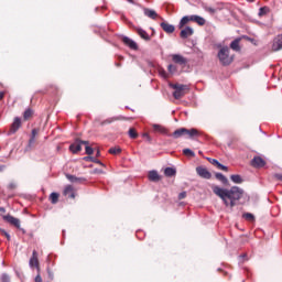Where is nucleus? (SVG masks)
Returning a JSON list of instances; mask_svg holds the SVG:
<instances>
[{
	"mask_svg": "<svg viewBox=\"0 0 282 282\" xmlns=\"http://www.w3.org/2000/svg\"><path fill=\"white\" fill-rule=\"evenodd\" d=\"M213 193L217 195V197H220L225 206H229V208H235L239 199L243 197V189H241L239 186H232L230 189H228L214 185Z\"/></svg>",
	"mask_w": 282,
	"mask_h": 282,
	"instance_id": "1",
	"label": "nucleus"
},
{
	"mask_svg": "<svg viewBox=\"0 0 282 282\" xmlns=\"http://www.w3.org/2000/svg\"><path fill=\"white\" fill-rule=\"evenodd\" d=\"M218 61L226 67L235 61L232 56H230V48L228 46H223L218 51Z\"/></svg>",
	"mask_w": 282,
	"mask_h": 282,
	"instance_id": "2",
	"label": "nucleus"
},
{
	"mask_svg": "<svg viewBox=\"0 0 282 282\" xmlns=\"http://www.w3.org/2000/svg\"><path fill=\"white\" fill-rule=\"evenodd\" d=\"M170 87L174 89L173 97L175 100L184 98V96H186V90H188V86L184 84H170Z\"/></svg>",
	"mask_w": 282,
	"mask_h": 282,
	"instance_id": "3",
	"label": "nucleus"
},
{
	"mask_svg": "<svg viewBox=\"0 0 282 282\" xmlns=\"http://www.w3.org/2000/svg\"><path fill=\"white\" fill-rule=\"evenodd\" d=\"M196 173L199 177H203V180H210L213 177V174L204 166H197Z\"/></svg>",
	"mask_w": 282,
	"mask_h": 282,
	"instance_id": "4",
	"label": "nucleus"
},
{
	"mask_svg": "<svg viewBox=\"0 0 282 282\" xmlns=\"http://www.w3.org/2000/svg\"><path fill=\"white\" fill-rule=\"evenodd\" d=\"M19 129H21V118L15 117L8 132V135H14Z\"/></svg>",
	"mask_w": 282,
	"mask_h": 282,
	"instance_id": "5",
	"label": "nucleus"
},
{
	"mask_svg": "<svg viewBox=\"0 0 282 282\" xmlns=\"http://www.w3.org/2000/svg\"><path fill=\"white\" fill-rule=\"evenodd\" d=\"M29 265L30 268H36V270H41V268L39 267V253L36 252V250H33L32 252V257L29 261Z\"/></svg>",
	"mask_w": 282,
	"mask_h": 282,
	"instance_id": "6",
	"label": "nucleus"
},
{
	"mask_svg": "<svg viewBox=\"0 0 282 282\" xmlns=\"http://www.w3.org/2000/svg\"><path fill=\"white\" fill-rule=\"evenodd\" d=\"M251 166L254 169H263V166H265V160H263L261 156H254L251 160Z\"/></svg>",
	"mask_w": 282,
	"mask_h": 282,
	"instance_id": "7",
	"label": "nucleus"
},
{
	"mask_svg": "<svg viewBox=\"0 0 282 282\" xmlns=\"http://www.w3.org/2000/svg\"><path fill=\"white\" fill-rule=\"evenodd\" d=\"M3 219L4 221H8V224H11V226L21 228V220H19V218H14L12 215H6L3 216Z\"/></svg>",
	"mask_w": 282,
	"mask_h": 282,
	"instance_id": "8",
	"label": "nucleus"
},
{
	"mask_svg": "<svg viewBox=\"0 0 282 282\" xmlns=\"http://www.w3.org/2000/svg\"><path fill=\"white\" fill-rule=\"evenodd\" d=\"M152 129L155 133H161L162 135L171 137V134H169V130L164 128L162 124L153 123Z\"/></svg>",
	"mask_w": 282,
	"mask_h": 282,
	"instance_id": "9",
	"label": "nucleus"
},
{
	"mask_svg": "<svg viewBox=\"0 0 282 282\" xmlns=\"http://www.w3.org/2000/svg\"><path fill=\"white\" fill-rule=\"evenodd\" d=\"M172 61H173V63H176L177 65H186L188 63V59H186V57H184L180 54L172 55Z\"/></svg>",
	"mask_w": 282,
	"mask_h": 282,
	"instance_id": "10",
	"label": "nucleus"
},
{
	"mask_svg": "<svg viewBox=\"0 0 282 282\" xmlns=\"http://www.w3.org/2000/svg\"><path fill=\"white\" fill-rule=\"evenodd\" d=\"M272 50L273 52H279V50H282V34L278 35L273 40Z\"/></svg>",
	"mask_w": 282,
	"mask_h": 282,
	"instance_id": "11",
	"label": "nucleus"
},
{
	"mask_svg": "<svg viewBox=\"0 0 282 282\" xmlns=\"http://www.w3.org/2000/svg\"><path fill=\"white\" fill-rule=\"evenodd\" d=\"M122 42L124 43V45L130 47V50H138V43H135V41L131 40L130 37L123 36Z\"/></svg>",
	"mask_w": 282,
	"mask_h": 282,
	"instance_id": "12",
	"label": "nucleus"
},
{
	"mask_svg": "<svg viewBox=\"0 0 282 282\" xmlns=\"http://www.w3.org/2000/svg\"><path fill=\"white\" fill-rule=\"evenodd\" d=\"M161 28L166 32V34H173V32H175V26L167 22H161Z\"/></svg>",
	"mask_w": 282,
	"mask_h": 282,
	"instance_id": "13",
	"label": "nucleus"
},
{
	"mask_svg": "<svg viewBox=\"0 0 282 282\" xmlns=\"http://www.w3.org/2000/svg\"><path fill=\"white\" fill-rule=\"evenodd\" d=\"M194 32L195 31L193 30V28L186 26L185 29H183L181 31L180 36H181V39H188V36H193Z\"/></svg>",
	"mask_w": 282,
	"mask_h": 282,
	"instance_id": "14",
	"label": "nucleus"
},
{
	"mask_svg": "<svg viewBox=\"0 0 282 282\" xmlns=\"http://www.w3.org/2000/svg\"><path fill=\"white\" fill-rule=\"evenodd\" d=\"M148 180L150 182H160V174L158 173V171L152 170L148 174Z\"/></svg>",
	"mask_w": 282,
	"mask_h": 282,
	"instance_id": "15",
	"label": "nucleus"
},
{
	"mask_svg": "<svg viewBox=\"0 0 282 282\" xmlns=\"http://www.w3.org/2000/svg\"><path fill=\"white\" fill-rule=\"evenodd\" d=\"M69 151H70V153H78V152L83 151V147L80 145L78 140H76L75 143L69 145Z\"/></svg>",
	"mask_w": 282,
	"mask_h": 282,
	"instance_id": "16",
	"label": "nucleus"
},
{
	"mask_svg": "<svg viewBox=\"0 0 282 282\" xmlns=\"http://www.w3.org/2000/svg\"><path fill=\"white\" fill-rule=\"evenodd\" d=\"M191 21L197 23V25H206V20L200 15H191Z\"/></svg>",
	"mask_w": 282,
	"mask_h": 282,
	"instance_id": "17",
	"label": "nucleus"
},
{
	"mask_svg": "<svg viewBox=\"0 0 282 282\" xmlns=\"http://www.w3.org/2000/svg\"><path fill=\"white\" fill-rule=\"evenodd\" d=\"M182 135H186V128L176 129L172 133V138H174L175 140H177L178 138H182Z\"/></svg>",
	"mask_w": 282,
	"mask_h": 282,
	"instance_id": "18",
	"label": "nucleus"
},
{
	"mask_svg": "<svg viewBox=\"0 0 282 282\" xmlns=\"http://www.w3.org/2000/svg\"><path fill=\"white\" fill-rule=\"evenodd\" d=\"M144 15L148 17L149 19H158V12L153 9H143Z\"/></svg>",
	"mask_w": 282,
	"mask_h": 282,
	"instance_id": "19",
	"label": "nucleus"
},
{
	"mask_svg": "<svg viewBox=\"0 0 282 282\" xmlns=\"http://www.w3.org/2000/svg\"><path fill=\"white\" fill-rule=\"evenodd\" d=\"M241 39H236L230 43V48L234 50V52H241V46L239 45Z\"/></svg>",
	"mask_w": 282,
	"mask_h": 282,
	"instance_id": "20",
	"label": "nucleus"
},
{
	"mask_svg": "<svg viewBox=\"0 0 282 282\" xmlns=\"http://www.w3.org/2000/svg\"><path fill=\"white\" fill-rule=\"evenodd\" d=\"M64 195L70 197V199H74V197H76V195L74 194V187L72 185H67L64 188Z\"/></svg>",
	"mask_w": 282,
	"mask_h": 282,
	"instance_id": "21",
	"label": "nucleus"
},
{
	"mask_svg": "<svg viewBox=\"0 0 282 282\" xmlns=\"http://www.w3.org/2000/svg\"><path fill=\"white\" fill-rule=\"evenodd\" d=\"M137 34H139V36H141L143 39V41H151V36H149V33H147V31H144V29H137Z\"/></svg>",
	"mask_w": 282,
	"mask_h": 282,
	"instance_id": "22",
	"label": "nucleus"
},
{
	"mask_svg": "<svg viewBox=\"0 0 282 282\" xmlns=\"http://www.w3.org/2000/svg\"><path fill=\"white\" fill-rule=\"evenodd\" d=\"M185 135H188V138H197V135H199V130L192 128V129H186L185 131Z\"/></svg>",
	"mask_w": 282,
	"mask_h": 282,
	"instance_id": "23",
	"label": "nucleus"
},
{
	"mask_svg": "<svg viewBox=\"0 0 282 282\" xmlns=\"http://www.w3.org/2000/svg\"><path fill=\"white\" fill-rule=\"evenodd\" d=\"M215 177L218 180V182H221V184L228 185V178L224 174L217 172Z\"/></svg>",
	"mask_w": 282,
	"mask_h": 282,
	"instance_id": "24",
	"label": "nucleus"
},
{
	"mask_svg": "<svg viewBox=\"0 0 282 282\" xmlns=\"http://www.w3.org/2000/svg\"><path fill=\"white\" fill-rule=\"evenodd\" d=\"M84 160L85 162H94L95 164H99V166H105V164L100 160L94 156H85Z\"/></svg>",
	"mask_w": 282,
	"mask_h": 282,
	"instance_id": "25",
	"label": "nucleus"
},
{
	"mask_svg": "<svg viewBox=\"0 0 282 282\" xmlns=\"http://www.w3.org/2000/svg\"><path fill=\"white\" fill-rule=\"evenodd\" d=\"M230 180H231V182H234V184H242L243 183V178L239 174H232L230 176Z\"/></svg>",
	"mask_w": 282,
	"mask_h": 282,
	"instance_id": "26",
	"label": "nucleus"
},
{
	"mask_svg": "<svg viewBox=\"0 0 282 282\" xmlns=\"http://www.w3.org/2000/svg\"><path fill=\"white\" fill-rule=\"evenodd\" d=\"M66 180H68V182H72L73 184H76L78 182H83V178L77 177V176L72 175V174H66Z\"/></svg>",
	"mask_w": 282,
	"mask_h": 282,
	"instance_id": "27",
	"label": "nucleus"
},
{
	"mask_svg": "<svg viewBox=\"0 0 282 282\" xmlns=\"http://www.w3.org/2000/svg\"><path fill=\"white\" fill-rule=\"evenodd\" d=\"M176 173H177V171L175 169H173V167H166L164 170V175L166 177H173Z\"/></svg>",
	"mask_w": 282,
	"mask_h": 282,
	"instance_id": "28",
	"label": "nucleus"
},
{
	"mask_svg": "<svg viewBox=\"0 0 282 282\" xmlns=\"http://www.w3.org/2000/svg\"><path fill=\"white\" fill-rule=\"evenodd\" d=\"M203 8H204L205 12H208V14H216V12L219 11V8H213L209 6H204Z\"/></svg>",
	"mask_w": 282,
	"mask_h": 282,
	"instance_id": "29",
	"label": "nucleus"
},
{
	"mask_svg": "<svg viewBox=\"0 0 282 282\" xmlns=\"http://www.w3.org/2000/svg\"><path fill=\"white\" fill-rule=\"evenodd\" d=\"M191 21V15H185L181 19L178 28L182 29L186 23Z\"/></svg>",
	"mask_w": 282,
	"mask_h": 282,
	"instance_id": "30",
	"label": "nucleus"
},
{
	"mask_svg": "<svg viewBox=\"0 0 282 282\" xmlns=\"http://www.w3.org/2000/svg\"><path fill=\"white\" fill-rule=\"evenodd\" d=\"M50 199H51L52 204H58V193H56V192L51 193Z\"/></svg>",
	"mask_w": 282,
	"mask_h": 282,
	"instance_id": "31",
	"label": "nucleus"
},
{
	"mask_svg": "<svg viewBox=\"0 0 282 282\" xmlns=\"http://www.w3.org/2000/svg\"><path fill=\"white\" fill-rule=\"evenodd\" d=\"M183 155H187V158H195V152L188 148L183 150Z\"/></svg>",
	"mask_w": 282,
	"mask_h": 282,
	"instance_id": "32",
	"label": "nucleus"
},
{
	"mask_svg": "<svg viewBox=\"0 0 282 282\" xmlns=\"http://www.w3.org/2000/svg\"><path fill=\"white\" fill-rule=\"evenodd\" d=\"M108 153H110L111 155H118V153H122V149H120V148H110L108 150Z\"/></svg>",
	"mask_w": 282,
	"mask_h": 282,
	"instance_id": "33",
	"label": "nucleus"
},
{
	"mask_svg": "<svg viewBox=\"0 0 282 282\" xmlns=\"http://www.w3.org/2000/svg\"><path fill=\"white\" fill-rule=\"evenodd\" d=\"M128 134H129V138H131L132 140H135V138H138V132L133 128L129 129Z\"/></svg>",
	"mask_w": 282,
	"mask_h": 282,
	"instance_id": "34",
	"label": "nucleus"
},
{
	"mask_svg": "<svg viewBox=\"0 0 282 282\" xmlns=\"http://www.w3.org/2000/svg\"><path fill=\"white\" fill-rule=\"evenodd\" d=\"M116 120H120L118 117H111L101 122V124H111V122H116Z\"/></svg>",
	"mask_w": 282,
	"mask_h": 282,
	"instance_id": "35",
	"label": "nucleus"
},
{
	"mask_svg": "<svg viewBox=\"0 0 282 282\" xmlns=\"http://www.w3.org/2000/svg\"><path fill=\"white\" fill-rule=\"evenodd\" d=\"M243 219H246L247 221H254V215L250 214V213H246L242 215Z\"/></svg>",
	"mask_w": 282,
	"mask_h": 282,
	"instance_id": "36",
	"label": "nucleus"
},
{
	"mask_svg": "<svg viewBox=\"0 0 282 282\" xmlns=\"http://www.w3.org/2000/svg\"><path fill=\"white\" fill-rule=\"evenodd\" d=\"M159 76H161V78H169V73H166V70L164 68H160L159 69Z\"/></svg>",
	"mask_w": 282,
	"mask_h": 282,
	"instance_id": "37",
	"label": "nucleus"
},
{
	"mask_svg": "<svg viewBox=\"0 0 282 282\" xmlns=\"http://www.w3.org/2000/svg\"><path fill=\"white\" fill-rule=\"evenodd\" d=\"M1 282H10V275L8 273H2L0 276Z\"/></svg>",
	"mask_w": 282,
	"mask_h": 282,
	"instance_id": "38",
	"label": "nucleus"
},
{
	"mask_svg": "<svg viewBox=\"0 0 282 282\" xmlns=\"http://www.w3.org/2000/svg\"><path fill=\"white\" fill-rule=\"evenodd\" d=\"M167 70L170 72V74H175V72H177V67L173 64H170L167 66Z\"/></svg>",
	"mask_w": 282,
	"mask_h": 282,
	"instance_id": "39",
	"label": "nucleus"
},
{
	"mask_svg": "<svg viewBox=\"0 0 282 282\" xmlns=\"http://www.w3.org/2000/svg\"><path fill=\"white\" fill-rule=\"evenodd\" d=\"M264 14H268V8L262 7L259 9V17H263Z\"/></svg>",
	"mask_w": 282,
	"mask_h": 282,
	"instance_id": "40",
	"label": "nucleus"
},
{
	"mask_svg": "<svg viewBox=\"0 0 282 282\" xmlns=\"http://www.w3.org/2000/svg\"><path fill=\"white\" fill-rule=\"evenodd\" d=\"M23 117H24V120H28V118H31L32 117V109H26L24 111Z\"/></svg>",
	"mask_w": 282,
	"mask_h": 282,
	"instance_id": "41",
	"label": "nucleus"
},
{
	"mask_svg": "<svg viewBox=\"0 0 282 282\" xmlns=\"http://www.w3.org/2000/svg\"><path fill=\"white\" fill-rule=\"evenodd\" d=\"M85 151L86 155H94V148L86 145Z\"/></svg>",
	"mask_w": 282,
	"mask_h": 282,
	"instance_id": "42",
	"label": "nucleus"
},
{
	"mask_svg": "<svg viewBox=\"0 0 282 282\" xmlns=\"http://www.w3.org/2000/svg\"><path fill=\"white\" fill-rule=\"evenodd\" d=\"M216 166L219 171H228V166H226L219 162L216 164Z\"/></svg>",
	"mask_w": 282,
	"mask_h": 282,
	"instance_id": "43",
	"label": "nucleus"
},
{
	"mask_svg": "<svg viewBox=\"0 0 282 282\" xmlns=\"http://www.w3.org/2000/svg\"><path fill=\"white\" fill-rule=\"evenodd\" d=\"M207 160H208V162H210V164H213L214 166H217V164L219 163V161H217V159L208 158Z\"/></svg>",
	"mask_w": 282,
	"mask_h": 282,
	"instance_id": "44",
	"label": "nucleus"
},
{
	"mask_svg": "<svg viewBox=\"0 0 282 282\" xmlns=\"http://www.w3.org/2000/svg\"><path fill=\"white\" fill-rule=\"evenodd\" d=\"M36 135H39V129H33L31 132V138H36Z\"/></svg>",
	"mask_w": 282,
	"mask_h": 282,
	"instance_id": "45",
	"label": "nucleus"
},
{
	"mask_svg": "<svg viewBox=\"0 0 282 282\" xmlns=\"http://www.w3.org/2000/svg\"><path fill=\"white\" fill-rule=\"evenodd\" d=\"M1 235H3L4 237H7L8 241H10L11 237H10V234L6 230H1Z\"/></svg>",
	"mask_w": 282,
	"mask_h": 282,
	"instance_id": "46",
	"label": "nucleus"
},
{
	"mask_svg": "<svg viewBox=\"0 0 282 282\" xmlns=\"http://www.w3.org/2000/svg\"><path fill=\"white\" fill-rule=\"evenodd\" d=\"M142 137L145 138V140H148V142H151V140H152L151 135H149V133H147V132L143 133Z\"/></svg>",
	"mask_w": 282,
	"mask_h": 282,
	"instance_id": "47",
	"label": "nucleus"
},
{
	"mask_svg": "<svg viewBox=\"0 0 282 282\" xmlns=\"http://www.w3.org/2000/svg\"><path fill=\"white\" fill-rule=\"evenodd\" d=\"M186 198V192H182L178 194V199H184Z\"/></svg>",
	"mask_w": 282,
	"mask_h": 282,
	"instance_id": "48",
	"label": "nucleus"
},
{
	"mask_svg": "<svg viewBox=\"0 0 282 282\" xmlns=\"http://www.w3.org/2000/svg\"><path fill=\"white\" fill-rule=\"evenodd\" d=\"M79 144H85L86 147H89V141H83V140H77Z\"/></svg>",
	"mask_w": 282,
	"mask_h": 282,
	"instance_id": "49",
	"label": "nucleus"
},
{
	"mask_svg": "<svg viewBox=\"0 0 282 282\" xmlns=\"http://www.w3.org/2000/svg\"><path fill=\"white\" fill-rule=\"evenodd\" d=\"M35 282H43V278H41V274H37L35 276Z\"/></svg>",
	"mask_w": 282,
	"mask_h": 282,
	"instance_id": "50",
	"label": "nucleus"
},
{
	"mask_svg": "<svg viewBox=\"0 0 282 282\" xmlns=\"http://www.w3.org/2000/svg\"><path fill=\"white\" fill-rule=\"evenodd\" d=\"M35 140H36V138L31 137L30 140H29V144H34Z\"/></svg>",
	"mask_w": 282,
	"mask_h": 282,
	"instance_id": "51",
	"label": "nucleus"
},
{
	"mask_svg": "<svg viewBox=\"0 0 282 282\" xmlns=\"http://www.w3.org/2000/svg\"><path fill=\"white\" fill-rule=\"evenodd\" d=\"M6 96L4 91H0V100H3V97Z\"/></svg>",
	"mask_w": 282,
	"mask_h": 282,
	"instance_id": "52",
	"label": "nucleus"
},
{
	"mask_svg": "<svg viewBox=\"0 0 282 282\" xmlns=\"http://www.w3.org/2000/svg\"><path fill=\"white\" fill-rule=\"evenodd\" d=\"M48 276H50V279H54V273H52L51 271H48Z\"/></svg>",
	"mask_w": 282,
	"mask_h": 282,
	"instance_id": "53",
	"label": "nucleus"
},
{
	"mask_svg": "<svg viewBox=\"0 0 282 282\" xmlns=\"http://www.w3.org/2000/svg\"><path fill=\"white\" fill-rule=\"evenodd\" d=\"M96 158H100V150L97 151Z\"/></svg>",
	"mask_w": 282,
	"mask_h": 282,
	"instance_id": "54",
	"label": "nucleus"
},
{
	"mask_svg": "<svg viewBox=\"0 0 282 282\" xmlns=\"http://www.w3.org/2000/svg\"><path fill=\"white\" fill-rule=\"evenodd\" d=\"M4 169H6V165H0V172L4 171Z\"/></svg>",
	"mask_w": 282,
	"mask_h": 282,
	"instance_id": "55",
	"label": "nucleus"
},
{
	"mask_svg": "<svg viewBox=\"0 0 282 282\" xmlns=\"http://www.w3.org/2000/svg\"><path fill=\"white\" fill-rule=\"evenodd\" d=\"M0 213H6V208L0 207Z\"/></svg>",
	"mask_w": 282,
	"mask_h": 282,
	"instance_id": "56",
	"label": "nucleus"
},
{
	"mask_svg": "<svg viewBox=\"0 0 282 282\" xmlns=\"http://www.w3.org/2000/svg\"><path fill=\"white\" fill-rule=\"evenodd\" d=\"M128 3H135V1H133V0H128Z\"/></svg>",
	"mask_w": 282,
	"mask_h": 282,
	"instance_id": "57",
	"label": "nucleus"
},
{
	"mask_svg": "<svg viewBox=\"0 0 282 282\" xmlns=\"http://www.w3.org/2000/svg\"><path fill=\"white\" fill-rule=\"evenodd\" d=\"M247 1H249V3H252V1H254V0H247Z\"/></svg>",
	"mask_w": 282,
	"mask_h": 282,
	"instance_id": "58",
	"label": "nucleus"
},
{
	"mask_svg": "<svg viewBox=\"0 0 282 282\" xmlns=\"http://www.w3.org/2000/svg\"><path fill=\"white\" fill-rule=\"evenodd\" d=\"M10 188H14V185H10Z\"/></svg>",
	"mask_w": 282,
	"mask_h": 282,
	"instance_id": "59",
	"label": "nucleus"
}]
</instances>
